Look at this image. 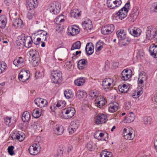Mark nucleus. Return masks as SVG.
I'll use <instances>...</instances> for the list:
<instances>
[{
    "label": "nucleus",
    "mask_w": 157,
    "mask_h": 157,
    "mask_svg": "<svg viewBox=\"0 0 157 157\" xmlns=\"http://www.w3.org/2000/svg\"><path fill=\"white\" fill-rule=\"evenodd\" d=\"M86 147L88 150L90 151H93L95 148V146L92 142L88 143L86 146Z\"/></svg>",
    "instance_id": "45"
},
{
    "label": "nucleus",
    "mask_w": 157,
    "mask_h": 157,
    "mask_svg": "<svg viewBox=\"0 0 157 157\" xmlns=\"http://www.w3.org/2000/svg\"><path fill=\"white\" fill-rule=\"evenodd\" d=\"M98 94L96 91H94L91 92L89 94V98L90 99H93L95 97H98Z\"/></svg>",
    "instance_id": "51"
},
{
    "label": "nucleus",
    "mask_w": 157,
    "mask_h": 157,
    "mask_svg": "<svg viewBox=\"0 0 157 157\" xmlns=\"http://www.w3.org/2000/svg\"><path fill=\"white\" fill-rule=\"evenodd\" d=\"M19 38H21L20 40V42H22V45L25 46L26 43L29 40H30L32 37L30 36H25L24 34L21 35V37L19 36Z\"/></svg>",
    "instance_id": "31"
},
{
    "label": "nucleus",
    "mask_w": 157,
    "mask_h": 157,
    "mask_svg": "<svg viewBox=\"0 0 157 157\" xmlns=\"http://www.w3.org/2000/svg\"><path fill=\"white\" fill-rule=\"evenodd\" d=\"M31 117V116L29 112L25 111L23 112L21 117L22 120L24 122H27Z\"/></svg>",
    "instance_id": "35"
},
{
    "label": "nucleus",
    "mask_w": 157,
    "mask_h": 157,
    "mask_svg": "<svg viewBox=\"0 0 157 157\" xmlns=\"http://www.w3.org/2000/svg\"><path fill=\"white\" fill-rule=\"evenodd\" d=\"M75 26L71 25L69 26L67 29L69 33L72 36H75L79 33L78 30L75 28Z\"/></svg>",
    "instance_id": "29"
},
{
    "label": "nucleus",
    "mask_w": 157,
    "mask_h": 157,
    "mask_svg": "<svg viewBox=\"0 0 157 157\" xmlns=\"http://www.w3.org/2000/svg\"><path fill=\"white\" fill-rule=\"evenodd\" d=\"M139 14L138 7V6H135L132 9V13L130 15V17L132 18V20L133 21L136 20Z\"/></svg>",
    "instance_id": "28"
},
{
    "label": "nucleus",
    "mask_w": 157,
    "mask_h": 157,
    "mask_svg": "<svg viewBox=\"0 0 157 157\" xmlns=\"http://www.w3.org/2000/svg\"><path fill=\"white\" fill-rule=\"evenodd\" d=\"M121 3V0H107V6L111 9H114L118 7Z\"/></svg>",
    "instance_id": "7"
},
{
    "label": "nucleus",
    "mask_w": 157,
    "mask_h": 157,
    "mask_svg": "<svg viewBox=\"0 0 157 157\" xmlns=\"http://www.w3.org/2000/svg\"><path fill=\"white\" fill-rule=\"evenodd\" d=\"M62 117L64 119H67L72 117L75 113V109L72 107L65 108L61 112Z\"/></svg>",
    "instance_id": "2"
},
{
    "label": "nucleus",
    "mask_w": 157,
    "mask_h": 157,
    "mask_svg": "<svg viewBox=\"0 0 157 157\" xmlns=\"http://www.w3.org/2000/svg\"><path fill=\"white\" fill-rule=\"evenodd\" d=\"M132 96L134 98H136L139 97V96H138L136 94V90L134 93H133Z\"/></svg>",
    "instance_id": "61"
},
{
    "label": "nucleus",
    "mask_w": 157,
    "mask_h": 157,
    "mask_svg": "<svg viewBox=\"0 0 157 157\" xmlns=\"http://www.w3.org/2000/svg\"><path fill=\"white\" fill-rule=\"evenodd\" d=\"M130 2H128L125 5L117 12L114 13L113 16L115 18H119L122 20L127 16L128 11L130 10Z\"/></svg>",
    "instance_id": "1"
},
{
    "label": "nucleus",
    "mask_w": 157,
    "mask_h": 157,
    "mask_svg": "<svg viewBox=\"0 0 157 157\" xmlns=\"http://www.w3.org/2000/svg\"><path fill=\"white\" fill-rule=\"evenodd\" d=\"M12 117L6 116L4 119V123L6 125L10 126L13 124L12 121Z\"/></svg>",
    "instance_id": "44"
},
{
    "label": "nucleus",
    "mask_w": 157,
    "mask_h": 157,
    "mask_svg": "<svg viewBox=\"0 0 157 157\" xmlns=\"http://www.w3.org/2000/svg\"><path fill=\"white\" fill-rule=\"evenodd\" d=\"M73 149V147L71 145H70L68 147L67 149V152L69 153L71 152Z\"/></svg>",
    "instance_id": "59"
},
{
    "label": "nucleus",
    "mask_w": 157,
    "mask_h": 157,
    "mask_svg": "<svg viewBox=\"0 0 157 157\" xmlns=\"http://www.w3.org/2000/svg\"><path fill=\"white\" fill-rule=\"evenodd\" d=\"M144 80L142 79V78H140V77L138 79V84H142L143 83Z\"/></svg>",
    "instance_id": "62"
},
{
    "label": "nucleus",
    "mask_w": 157,
    "mask_h": 157,
    "mask_svg": "<svg viewBox=\"0 0 157 157\" xmlns=\"http://www.w3.org/2000/svg\"><path fill=\"white\" fill-rule=\"evenodd\" d=\"M1 66L0 68L1 69H2V71H3L5 70L6 68V64L4 62L3 63V64H1Z\"/></svg>",
    "instance_id": "57"
},
{
    "label": "nucleus",
    "mask_w": 157,
    "mask_h": 157,
    "mask_svg": "<svg viewBox=\"0 0 157 157\" xmlns=\"http://www.w3.org/2000/svg\"><path fill=\"white\" fill-rule=\"evenodd\" d=\"M116 34L119 40L127 36L126 33L124 29H121L118 30L116 32Z\"/></svg>",
    "instance_id": "32"
},
{
    "label": "nucleus",
    "mask_w": 157,
    "mask_h": 157,
    "mask_svg": "<svg viewBox=\"0 0 157 157\" xmlns=\"http://www.w3.org/2000/svg\"><path fill=\"white\" fill-rule=\"evenodd\" d=\"M38 4V0H28L26 2V7L28 10L30 11L37 7Z\"/></svg>",
    "instance_id": "9"
},
{
    "label": "nucleus",
    "mask_w": 157,
    "mask_h": 157,
    "mask_svg": "<svg viewBox=\"0 0 157 157\" xmlns=\"http://www.w3.org/2000/svg\"><path fill=\"white\" fill-rule=\"evenodd\" d=\"M114 29L115 27L113 25H107L102 27L101 32L102 34L107 35L111 33Z\"/></svg>",
    "instance_id": "8"
},
{
    "label": "nucleus",
    "mask_w": 157,
    "mask_h": 157,
    "mask_svg": "<svg viewBox=\"0 0 157 157\" xmlns=\"http://www.w3.org/2000/svg\"><path fill=\"white\" fill-rule=\"evenodd\" d=\"M136 92L138 96L140 97L143 93V89L142 87H140L139 90L136 91Z\"/></svg>",
    "instance_id": "55"
},
{
    "label": "nucleus",
    "mask_w": 157,
    "mask_h": 157,
    "mask_svg": "<svg viewBox=\"0 0 157 157\" xmlns=\"http://www.w3.org/2000/svg\"><path fill=\"white\" fill-rule=\"evenodd\" d=\"M81 12H77L76 10H72L71 12V15L72 17L76 18L79 17L81 15Z\"/></svg>",
    "instance_id": "43"
},
{
    "label": "nucleus",
    "mask_w": 157,
    "mask_h": 157,
    "mask_svg": "<svg viewBox=\"0 0 157 157\" xmlns=\"http://www.w3.org/2000/svg\"><path fill=\"white\" fill-rule=\"evenodd\" d=\"M81 47V43L80 41H78L73 44L71 47V50L76 49H79Z\"/></svg>",
    "instance_id": "46"
},
{
    "label": "nucleus",
    "mask_w": 157,
    "mask_h": 157,
    "mask_svg": "<svg viewBox=\"0 0 157 157\" xmlns=\"http://www.w3.org/2000/svg\"><path fill=\"white\" fill-rule=\"evenodd\" d=\"M82 25L83 28L86 30H91L93 28L92 21L87 18H85L84 21L82 22Z\"/></svg>",
    "instance_id": "16"
},
{
    "label": "nucleus",
    "mask_w": 157,
    "mask_h": 157,
    "mask_svg": "<svg viewBox=\"0 0 157 157\" xmlns=\"http://www.w3.org/2000/svg\"><path fill=\"white\" fill-rule=\"evenodd\" d=\"M34 102L38 107L40 108L46 106L48 104L47 100L41 98H36Z\"/></svg>",
    "instance_id": "11"
},
{
    "label": "nucleus",
    "mask_w": 157,
    "mask_h": 157,
    "mask_svg": "<svg viewBox=\"0 0 157 157\" xmlns=\"http://www.w3.org/2000/svg\"><path fill=\"white\" fill-rule=\"evenodd\" d=\"M131 105L130 102L129 101L127 102L126 104V107H128V109L130 108L131 107Z\"/></svg>",
    "instance_id": "64"
},
{
    "label": "nucleus",
    "mask_w": 157,
    "mask_h": 157,
    "mask_svg": "<svg viewBox=\"0 0 157 157\" xmlns=\"http://www.w3.org/2000/svg\"><path fill=\"white\" fill-rule=\"evenodd\" d=\"M24 60L21 57H19L15 59L13 62V64L17 67L18 66H22L24 63Z\"/></svg>",
    "instance_id": "33"
},
{
    "label": "nucleus",
    "mask_w": 157,
    "mask_h": 157,
    "mask_svg": "<svg viewBox=\"0 0 157 157\" xmlns=\"http://www.w3.org/2000/svg\"><path fill=\"white\" fill-rule=\"evenodd\" d=\"M62 73L58 70H54L52 72L50 78L52 83L59 84L61 82Z\"/></svg>",
    "instance_id": "3"
},
{
    "label": "nucleus",
    "mask_w": 157,
    "mask_h": 157,
    "mask_svg": "<svg viewBox=\"0 0 157 157\" xmlns=\"http://www.w3.org/2000/svg\"><path fill=\"white\" fill-rule=\"evenodd\" d=\"M143 122L145 125H150L152 122V118L150 117L145 116L143 119Z\"/></svg>",
    "instance_id": "41"
},
{
    "label": "nucleus",
    "mask_w": 157,
    "mask_h": 157,
    "mask_svg": "<svg viewBox=\"0 0 157 157\" xmlns=\"http://www.w3.org/2000/svg\"><path fill=\"white\" fill-rule=\"evenodd\" d=\"M99 117V119H100L101 124L104 123L106 122V120L107 118L106 115L103 114H98Z\"/></svg>",
    "instance_id": "47"
},
{
    "label": "nucleus",
    "mask_w": 157,
    "mask_h": 157,
    "mask_svg": "<svg viewBox=\"0 0 157 157\" xmlns=\"http://www.w3.org/2000/svg\"><path fill=\"white\" fill-rule=\"evenodd\" d=\"M150 55L154 58H157V45L152 44L150 46L149 49Z\"/></svg>",
    "instance_id": "20"
},
{
    "label": "nucleus",
    "mask_w": 157,
    "mask_h": 157,
    "mask_svg": "<svg viewBox=\"0 0 157 157\" xmlns=\"http://www.w3.org/2000/svg\"><path fill=\"white\" fill-rule=\"evenodd\" d=\"M88 62L85 59H82L79 60L77 64V67L79 70H83L87 66Z\"/></svg>",
    "instance_id": "25"
},
{
    "label": "nucleus",
    "mask_w": 157,
    "mask_h": 157,
    "mask_svg": "<svg viewBox=\"0 0 157 157\" xmlns=\"http://www.w3.org/2000/svg\"><path fill=\"white\" fill-rule=\"evenodd\" d=\"M76 96L79 99L82 100L87 97V93L84 90H79L77 92Z\"/></svg>",
    "instance_id": "30"
},
{
    "label": "nucleus",
    "mask_w": 157,
    "mask_h": 157,
    "mask_svg": "<svg viewBox=\"0 0 157 157\" xmlns=\"http://www.w3.org/2000/svg\"><path fill=\"white\" fill-rule=\"evenodd\" d=\"M99 118V117L98 115L96 117L95 120V123L96 124H101V121Z\"/></svg>",
    "instance_id": "56"
},
{
    "label": "nucleus",
    "mask_w": 157,
    "mask_h": 157,
    "mask_svg": "<svg viewBox=\"0 0 157 157\" xmlns=\"http://www.w3.org/2000/svg\"><path fill=\"white\" fill-rule=\"evenodd\" d=\"M85 51L87 56L91 55L94 52L93 44L92 43H88L85 47Z\"/></svg>",
    "instance_id": "21"
},
{
    "label": "nucleus",
    "mask_w": 157,
    "mask_h": 157,
    "mask_svg": "<svg viewBox=\"0 0 157 157\" xmlns=\"http://www.w3.org/2000/svg\"><path fill=\"white\" fill-rule=\"evenodd\" d=\"M33 42V41L32 40V38H31L30 40H29V41L27 42V44L26 45H25V46L26 48H29L31 47L32 46V44Z\"/></svg>",
    "instance_id": "54"
},
{
    "label": "nucleus",
    "mask_w": 157,
    "mask_h": 157,
    "mask_svg": "<svg viewBox=\"0 0 157 157\" xmlns=\"http://www.w3.org/2000/svg\"><path fill=\"white\" fill-rule=\"evenodd\" d=\"M103 42L99 40L96 44L95 45V48L96 52H99L103 48Z\"/></svg>",
    "instance_id": "38"
},
{
    "label": "nucleus",
    "mask_w": 157,
    "mask_h": 157,
    "mask_svg": "<svg viewBox=\"0 0 157 157\" xmlns=\"http://www.w3.org/2000/svg\"><path fill=\"white\" fill-rule=\"evenodd\" d=\"M64 128L62 125L57 124L54 128V131L55 134L57 135H61L63 132Z\"/></svg>",
    "instance_id": "24"
},
{
    "label": "nucleus",
    "mask_w": 157,
    "mask_h": 157,
    "mask_svg": "<svg viewBox=\"0 0 157 157\" xmlns=\"http://www.w3.org/2000/svg\"><path fill=\"white\" fill-rule=\"evenodd\" d=\"M135 118V114L132 112H130L124 117V122L125 123H131L134 121Z\"/></svg>",
    "instance_id": "19"
},
{
    "label": "nucleus",
    "mask_w": 157,
    "mask_h": 157,
    "mask_svg": "<svg viewBox=\"0 0 157 157\" xmlns=\"http://www.w3.org/2000/svg\"><path fill=\"white\" fill-rule=\"evenodd\" d=\"M151 8L153 12L157 13V2H154L152 4Z\"/></svg>",
    "instance_id": "53"
},
{
    "label": "nucleus",
    "mask_w": 157,
    "mask_h": 157,
    "mask_svg": "<svg viewBox=\"0 0 157 157\" xmlns=\"http://www.w3.org/2000/svg\"><path fill=\"white\" fill-rule=\"evenodd\" d=\"M118 104L117 102H113L110 103L109 107V111L110 113H114L118 109Z\"/></svg>",
    "instance_id": "27"
},
{
    "label": "nucleus",
    "mask_w": 157,
    "mask_h": 157,
    "mask_svg": "<svg viewBox=\"0 0 157 157\" xmlns=\"http://www.w3.org/2000/svg\"><path fill=\"white\" fill-rule=\"evenodd\" d=\"M29 54L32 58V63L33 66H37L39 62V55L38 52L36 50L31 49L29 52Z\"/></svg>",
    "instance_id": "4"
},
{
    "label": "nucleus",
    "mask_w": 157,
    "mask_h": 157,
    "mask_svg": "<svg viewBox=\"0 0 157 157\" xmlns=\"http://www.w3.org/2000/svg\"><path fill=\"white\" fill-rule=\"evenodd\" d=\"M153 36V39L155 38L157 41V30L155 29V32L154 33V34Z\"/></svg>",
    "instance_id": "63"
},
{
    "label": "nucleus",
    "mask_w": 157,
    "mask_h": 157,
    "mask_svg": "<svg viewBox=\"0 0 157 157\" xmlns=\"http://www.w3.org/2000/svg\"><path fill=\"white\" fill-rule=\"evenodd\" d=\"M101 157H113L112 152L106 151H102L100 154Z\"/></svg>",
    "instance_id": "40"
},
{
    "label": "nucleus",
    "mask_w": 157,
    "mask_h": 157,
    "mask_svg": "<svg viewBox=\"0 0 157 157\" xmlns=\"http://www.w3.org/2000/svg\"><path fill=\"white\" fill-rule=\"evenodd\" d=\"M0 22H1V27L2 29L4 28L7 23V18L4 17H0Z\"/></svg>",
    "instance_id": "42"
},
{
    "label": "nucleus",
    "mask_w": 157,
    "mask_h": 157,
    "mask_svg": "<svg viewBox=\"0 0 157 157\" xmlns=\"http://www.w3.org/2000/svg\"><path fill=\"white\" fill-rule=\"evenodd\" d=\"M66 105V102L64 101L59 100L56 105L57 107L59 109H62L65 107Z\"/></svg>",
    "instance_id": "49"
},
{
    "label": "nucleus",
    "mask_w": 157,
    "mask_h": 157,
    "mask_svg": "<svg viewBox=\"0 0 157 157\" xmlns=\"http://www.w3.org/2000/svg\"><path fill=\"white\" fill-rule=\"evenodd\" d=\"M29 75H28L27 71H25L24 74H21L20 73L18 75L19 80L23 82H25L29 78Z\"/></svg>",
    "instance_id": "26"
},
{
    "label": "nucleus",
    "mask_w": 157,
    "mask_h": 157,
    "mask_svg": "<svg viewBox=\"0 0 157 157\" xmlns=\"http://www.w3.org/2000/svg\"><path fill=\"white\" fill-rule=\"evenodd\" d=\"M113 79L109 78H105L102 81V86L104 89L108 88L111 86L112 84H113Z\"/></svg>",
    "instance_id": "18"
},
{
    "label": "nucleus",
    "mask_w": 157,
    "mask_h": 157,
    "mask_svg": "<svg viewBox=\"0 0 157 157\" xmlns=\"http://www.w3.org/2000/svg\"><path fill=\"white\" fill-rule=\"evenodd\" d=\"M121 43L124 46L128 45L131 41V38L129 37L125 36L123 38L119 40Z\"/></svg>",
    "instance_id": "36"
},
{
    "label": "nucleus",
    "mask_w": 157,
    "mask_h": 157,
    "mask_svg": "<svg viewBox=\"0 0 157 157\" xmlns=\"http://www.w3.org/2000/svg\"><path fill=\"white\" fill-rule=\"evenodd\" d=\"M104 136V134L102 132L99 133V132H95L94 134V137L95 138L100 140H102Z\"/></svg>",
    "instance_id": "50"
},
{
    "label": "nucleus",
    "mask_w": 157,
    "mask_h": 157,
    "mask_svg": "<svg viewBox=\"0 0 157 157\" xmlns=\"http://www.w3.org/2000/svg\"><path fill=\"white\" fill-rule=\"evenodd\" d=\"M41 149V147L39 143H35L29 147L28 151L31 155H35L40 152Z\"/></svg>",
    "instance_id": "6"
},
{
    "label": "nucleus",
    "mask_w": 157,
    "mask_h": 157,
    "mask_svg": "<svg viewBox=\"0 0 157 157\" xmlns=\"http://www.w3.org/2000/svg\"><path fill=\"white\" fill-rule=\"evenodd\" d=\"M5 85V83L4 82H2L0 83V93L2 92V89L3 88V86Z\"/></svg>",
    "instance_id": "60"
},
{
    "label": "nucleus",
    "mask_w": 157,
    "mask_h": 157,
    "mask_svg": "<svg viewBox=\"0 0 157 157\" xmlns=\"http://www.w3.org/2000/svg\"><path fill=\"white\" fill-rule=\"evenodd\" d=\"M41 115V112H39L38 109H34L33 112V116L36 118L39 117Z\"/></svg>",
    "instance_id": "48"
},
{
    "label": "nucleus",
    "mask_w": 157,
    "mask_h": 157,
    "mask_svg": "<svg viewBox=\"0 0 157 157\" xmlns=\"http://www.w3.org/2000/svg\"><path fill=\"white\" fill-rule=\"evenodd\" d=\"M105 98L102 96L97 97L95 99V103L97 104V106L101 108L105 104Z\"/></svg>",
    "instance_id": "22"
},
{
    "label": "nucleus",
    "mask_w": 157,
    "mask_h": 157,
    "mask_svg": "<svg viewBox=\"0 0 157 157\" xmlns=\"http://www.w3.org/2000/svg\"><path fill=\"white\" fill-rule=\"evenodd\" d=\"M64 93L65 97L67 99H69L73 97L74 94L71 90L67 89L65 90Z\"/></svg>",
    "instance_id": "37"
},
{
    "label": "nucleus",
    "mask_w": 157,
    "mask_h": 157,
    "mask_svg": "<svg viewBox=\"0 0 157 157\" xmlns=\"http://www.w3.org/2000/svg\"><path fill=\"white\" fill-rule=\"evenodd\" d=\"M61 6L58 2H55L49 4L48 9L53 14H56L60 11Z\"/></svg>",
    "instance_id": "5"
},
{
    "label": "nucleus",
    "mask_w": 157,
    "mask_h": 157,
    "mask_svg": "<svg viewBox=\"0 0 157 157\" xmlns=\"http://www.w3.org/2000/svg\"><path fill=\"white\" fill-rule=\"evenodd\" d=\"M79 125V122L78 121H72L69 126L68 130L69 134H71L76 131Z\"/></svg>",
    "instance_id": "12"
},
{
    "label": "nucleus",
    "mask_w": 157,
    "mask_h": 157,
    "mask_svg": "<svg viewBox=\"0 0 157 157\" xmlns=\"http://www.w3.org/2000/svg\"><path fill=\"white\" fill-rule=\"evenodd\" d=\"M86 81L85 78L83 77H81L74 81L75 84L78 86H80L83 85Z\"/></svg>",
    "instance_id": "34"
},
{
    "label": "nucleus",
    "mask_w": 157,
    "mask_h": 157,
    "mask_svg": "<svg viewBox=\"0 0 157 157\" xmlns=\"http://www.w3.org/2000/svg\"><path fill=\"white\" fill-rule=\"evenodd\" d=\"M13 25L16 29H21L24 26L22 21L19 18L14 19L13 21Z\"/></svg>",
    "instance_id": "23"
},
{
    "label": "nucleus",
    "mask_w": 157,
    "mask_h": 157,
    "mask_svg": "<svg viewBox=\"0 0 157 157\" xmlns=\"http://www.w3.org/2000/svg\"><path fill=\"white\" fill-rule=\"evenodd\" d=\"M25 135L22 132L15 131L12 135V138L14 139L18 140L20 141H22L24 139Z\"/></svg>",
    "instance_id": "17"
},
{
    "label": "nucleus",
    "mask_w": 157,
    "mask_h": 157,
    "mask_svg": "<svg viewBox=\"0 0 157 157\" xmlns=\"http://www.w3.org/2000/svg\"><path fill=\"white\" fill-rule=\"evenodd\" d=\"M14 147L12 145L9 146L8 148V152L11 155H13L15 154L13 151Z\"/></svg>",
    "instance_id": "52"
},
{
    "label": "nucleus",
    "mask_w": 157,
    "mask_h": 157,
    "mask_svg": "<svg viewBox=\"0 0 157 157\" xmlns=\"http://www.w3.org/2000/svg\"><path fill=\"white\" fill-rule=\"evenodd\" d=\"M27 17L29 20L32 19L33 18V16L32 13L29 12L27 14Z\"/></svg>",
    "instance_id": "58"
},
{
    "label": "nucleus",
    "mask_w": 157,
    "mask_h": 157,
    "mask_svg": "<svg viewBox=\"0 0 157 157\" xmlns=\"http://www.w3.org/2000/svg\"><path fill=\"white\" fill-rule=\"evenodd\" d=\"M119 91L121 93H125L128 90V86L125 84H123L122 86L119 85L118 87Z\"/></svg>",
    "instance_id": "39"
},
{
    "label": "nucleus",
    "mask_w": 157,
    "mask_h": 157,
    "mask_svg": "<svg viewBox=\"0 0 157 157\" xmlns=\"http://www.w3.org/2000/svg\"><path fill=\"white\" fill-rule=\"evenodd\" d=\"M155 29L152 26L147 27L146 32L147 39L150 40L153 39Z\"/></svg>",
    "instance_id": "14"
},
{
    "label": "nucleus",
    "mask_w": 157,
    "mask_h": 157,
    "mask_svg": "<svg viewBox=\"0 0 157 157\" xmlns=\"http://www.w3.org/2000/svg\"><path fill=\"white\" fill-rule=\"evenodd\" d=\"M124 137L125 139L128 140H132L135 137V133L133 130H129V129L124 128L123 130Z\"/></svg>",
    "instance_id": "10"
},
{
    "label": "nucleus",
    "mask_w": 157,
    "mask_h": 157,
    "mask_svg": "<svg viewBox=\"0 0 157 157\" xmlns=\"http://www.w3.org/2000/svg\"><path fill=\"white\" fill-rule=\"evenodd\" d=\"M132 72L129 69H124L121 72V79L124 81H127L131 77V75L129 74Z\"/></svg>",
    "instance_id": "13"
},
{
    "label": "nucleus",
    "mask_w": 157,
    "mask_h": 157,
    "mask_svg": "<svg viewBox=\"0 0 157 157\" xmlns=\"http://www.w3.org/2000/svg\"><path fill=\"white\" fill-rule=\"evenodd\" d=\"M128 30L131 35L136 37L139 36L142 32L141 30L139 28L134 27L129 28Z\"/></svg>",
    "instance_id": "15"
}]
</instances>
